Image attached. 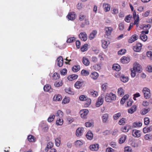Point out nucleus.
I'll list each match as a JSON object with an SVG mask.
<instances>
[{"label":"nucleus","instance_id":"f257e3e1","mask_svg":"<svg viewBox=\"0 0 152 152\" xmlns=\"http://www.w3.org/2000/svg\"><path fill=\"white\" fill-rule=\"evenodd\" d=\"M141 70L142 69L140 65L137 63H134L133 65V69L131 70V76L133 77H135L136 75V72H140Z\"/></svg>","mask_w":152,"mask_h":152},{"label":"nucleus","instance_id":"f03ea898","mask_svg":"<svg viewBox=\"0 0 152 152\" xmlns=\"http://www.w3.org/2000/svg\"><path fill=\"white\" fill-rule=\"evenodd\" d=\"M116 98V95L112 93H107L105 96V100L107 102H111L115 101Z\"/></svg>","mask_w":152,"mask_h":152},{"label":"nucleus","instance_id":"7ed1b4c3","mask_svg":"<svg viewBox=\"0 0 152 152\" xmlns=\"http://www.w3.org/2000/svg\"><path fill=\"white\" fill-rule=\"evenodd\" d=\"M148 30L142 31L140 36L141 39L143 41H146L147 39V37L145 34H148Z\"/></svg>","mask_w":152,"mask_h":152},{"label":"nucleus","instance_id":"20e7f679","mask_svg":"<svg viewBox=\"0 0 152 152\" xmlns=\"http://www.w3.org/2000/svg\"><path fill=\"white\" fill-rule=\"evenodd\" d=\"M142 92L143 93L144 97L146 99L149 98L151 96V93L150 89L148 88L145 87L143 88Z\"/></svg>","mask_w":152,"mask_h":152},{"label":"nucleus","instance_id":"39448f33","mask_svg":"<svg viewBox=\"0 0 152 152\" xmlns=\"http://www.w3.org/2000/svg\"><path fill=\"white\" fill-rule=\"evenodd\" d=\"M133 11V15L134 19V25H136L137 26L139 24L140 21L139 15L138 14H136V12L135 10H134Z\"/></svg>","mask_w":152,"mask_h":152},{"label":"nucleus","instance_id":"423d86ee","mask_svg":"<svg viewBox=\"0 0 152 152\" xmlns=\"http://www.w3.org/2000/svg\"><path fill=\"white\" fill-rule=\"evenodd\" d=\"M84 129L83 127H79L76 131V135L77 137H79L83 134L84 132Z\"/></svg>","mask_w":152,"mask_h":152},{"label":"nucleus","instance_id":"0eeeda50","mask_svg":"<svg viewBox=\"0 0 152 152\" xmlns=\"http://www.w3.org/2000/svg\"><path fill=\"white\" fill-rule=\"evenodd\" d=\"M104 102V99L102 96L99 97L96 103V106L97 107H99L102 105Z\"/></svg>","mask_w":152,"mask_h":152},{"label":"nucleus","instance_id":"6e6552de","mask_svg":"<svg viewBox=\"0 0 152 152\" xmlns=\"http://www.w3.org/2000/svg\"><path fill=\"white\" fill-rule=\"evenodd\" d=\"M88 112V111L87 109H83L81 110L80 113L81 118H86Z\"/></svg>","mask_w":152,"mask_h":152},{"label":"nucleus","instance_id":"1a4fd4ad","mask_svg":"<svg viewBox=\"0 0 152 152\" xmlns=\"http://www.w3.org/2000/svg\"><path fill=\"white\" fill-rule=\"evenodd\" d=\"M142 46L141 43H138L133 47V49L135 52H139L141 50Z\"/></svg>","mask_w":152,"mask_h":152},{"label":"nucleus","instance_id":"9d476101","mask_svg":"<svg viewBox=\"0 0 152 152\" xmlns=\"http://www.w3.org/2000/svg\"><path fill=\"white\" fill-rule=\"evenodd\" d=\"M80 38L82 41H85L87 39V36L85 32H81L79 34Z\"/></svg>","mask_w":152,"mask_h":152},{"label":"nucleus","instance_id":"9b49d317","mask_svg":"<svg viewBox=\"0 0 152 152\" xmlns=\"http://www.w3.org/2000/svg\"><path fill=\"white\" fill-rule=\"evenodd\" d=\"M56 64L60 67H61L63 66V59L62 56H60L57 58Z\"/></svg>","mask_w":152,"mask_h":152},{"label":"nucleus","instance_id":"f8f14e48","mask_svg":"<svg viewBox=\"0 0 152 152\" xmlns=\"http://www.w3.org/2000/svg\"><path fill=\"white\" fill-rule=\"evenodd\" d=\"M132 135L135 137H139L141 136V132L137 129H134L132 132Z\"/></svg>","mask_w":152,"mask_h":152},{"label":"nucleus","instance_id":"ddd939ff","mask_svg":"<svg viewBox=\"0 0 152 152\" xmlns=\"http://www.w3.org/2000/svg\"><path fill=\"white\" fill-rule=\"evenodd\" d=\"M84 84V82L83 81H77L74 84L75 87L77 89H80Z\"/></svg>","mask_w":152,"mask_h":152},{"label":"nucleus","instance_id":"4468645a","mask_svg":"<svg viewBox=\"0 0 152 152\" xmlns=\"http://www.w3.org/2000/svg\"><path fill=\"white\" fill-rule=\"evenodd\" d=\"M131 129V126L129 125H126L122 127L121 130L124 132H128Z\"/></svg>","mask_w":152,"mask_h":152},{"label":"nucleus","instance_id":"2eb2a0df","mask_svg":"<svg viewBox=\"0 0 152 152\" xmlns=\"http://www.w3.org/2000/svg\"><path fill=\"white\" fill-rule=\"evenodd\" d=\"M69 20H73L75 18V12H71L69 13L67 16Z\"/></svg>","mask_w":152,"mask_h":152},{"label":"nucleus","instance_id":"dca6fc26","mask_svg":"<svg viewBox=\"0 0 152 152\" xmlns=\"http://www.w3.org/2000/svg\"><path fill=\"white\" fill-rule=\"evenodd\" d=\"M113 28L110 27H107L105 28V34L107 36H110L112 32Z\"/></svg>","mask_w":152,"mask_h":152},{"label":"nucleus","instance_id":"f3484780","mask_svg":"<svg viewBox=\"0 0 152 152\" xmlns=\"http://www.w3.org/2000/svg\"><path fill=\"white\" fill-rule=\"evenodd\" d=\"M99 148V145L97 144H93L90 146V149L93 151H97Z\"/></svg>","mask_w":152,"mask_h":152},{"label":"nucleus","instance_id":"a211bd4d","mask_svg":"<svg viewBox=\"0 0 152 152\" xmlns=\"http://www.w3.org/2000/svg\"><path fill=\"white\" fill-rule=\"evenodd\" d=\"M102 46L104 49L106 48L110 44V42L108 40H103L102 41Z\"/></svg>","mask_w":152,"mask_h":152},{"label":"nucleus","instance_id":"6ab92c4d","mask_svg":"<svg viewBox=\"0 0 152 152\" xmlns=\"http://www.w3.org/2000/svg\"><path fill=\"white\" fill-rule=\"evenodd\" d=\"M109 115L107 113L103 114L102 116V120L103 123H106L108 121Z\"/></svg>","mask_w":152,"mask_h":152},{"label":"nucleus","instance_id":"aec40b11","mask_svg":"<svg viewBox=\"0 0 152 152\" xmlns=\"http://www.w3.org/2000/svg\"><path fill=\"white\" fill-rule=\"evenodd\" d=\"M121 60L122 63L126 64L130 61V59L129 57L124 56L121 58Z\"/></svg>","mask_w":152,"mask_h":152},{"label":"nucleus","instance_id":"412c9836","mask_svg":"<svg viewBox=\"0 0 152 152\" xmlns=\"http://www.w3.org/2000/svg\"><path fill=\"white\" fill-rule=\"evenodd\" d=\"M103 7L105 12H107L110 10L111 7L109 4L104 3L103 4Z\"/></svg>","mask_w":152,"mask_h":152},{"label":"nucleus","instance_id":"4be33fe9","mask_svg":"<svg viewBox=\"0 0 152 152\" xmlns=\"http://www.w3.org/2000/svg\"><path fill=\"white\" fill-rule=\"evenodd\" d=\"M137 36L136 34L133 35L130 39H129L128 42L129 43H132L137 39Z\"/></svg>","mask_w":152,"mask_h":152},{"label":"nucleus","instance_id":"5701e85b","mask_svg":"<svg viewBox=\"0 0 152 152\" xmlns=\"http://www.w3.org/2000/svg\"><path fill=\"white\" fill-rule=\"evenodd\" d=\"M44 90L45 91L49 92L52 91V89H51L50 86L49 85H46L44 87Z\"/></svg>","mask_w":152,"mask_h":152},{"label":"nucleus","instance_id":"b1692460","mask_svg":"<svg viewBox=\"0 0 152 152\" xmlns=\"http://www.w3.org/2000/svg\"><path fill=\"white\" fill-rule=\"evenodd\" d=\"M62 99L61 96L59 94L55 95L53 98L54 101H60Z\"/></svg>","mask_w":152,"mask_h":152},{"label":"nucleus","instance_id":"393cba45","mask_svg":"<svg viewBox=\"0 0 152 152\" xmlns=\"http://www.w3.org/2000/svg\"><path fill=\"white\" fill-rule=\"evenodd\" d=\"M78 77V76L76 74H72L69 75L68 77V79L70 81H72L77 79Z\"/></svg>","mask_w":152,"mask_h":152},{"label":"nucleus","instance_id":"a878e982","mask_svg":"<svg viewBox=\"0 0 152 152\" xmlns=\"http://www.w3.org/2000/svg\"><path fill=\"white\" fill-rule=\"evenodd\" d=\"M66 92L69 94L73 95L75 94V92L72 88L68 87L65 88V89Z\"/></svg>","mask_w":152,"mask_h":152},{"label":"nucleus","instance_id":"bb28decb","mask_svg":"<svg viewBox=\"0 0 152 152\" xmlns=\"http://www.w3.org/2000/svg\"><path fill=\"white\" fill-rule=\"evenodd\" d=\"M137 109V106L135 105H133L130 109L128 110V112L130 114L133 113Z\"/></svg>","mask_w":152,"mask_h":152},{"label":"nucleus","instance_id":"cd10ccee","mask_svg":"<svg viewBox=\"0 0 152 152\" xmlns=\"http://www.w3.org/2000/svg\"><path fill=\"white\" fill-rule=\"evenodd\" d=\"M83 63L86 66H88L90 64V61L88 58L83 57Z\"/></svg>","mask_w":152,"mask_h":152},{"label":"nucleus","instance_id":"c85d7f7f","mask_svg":"<svg viewBox=\"0 0 152 152\" xmlns=\"http://www.w3.org/2000/svg\"><path fill=\"white\" fill-rule=\"evenodd\" d=\"M89 95L94 97H96L98 96V92L94 91H88Z\"/></svg>","mask_w":152,"mask_h":152},{"label":"nucleus","instance_id":"c756f323","mask_svg":"<svg viewBox=\"0 0 152 152\" xmlns=\"http://www.w3.org/2000/svg\"><path fill=\"white\" fill-rule=\"evenodd\" d=\"M124 90L122 87H120L118 88V95L121 96H122L124 94Z\"/></svg>","mask_w":152,"mask_h":152},{"label":"nucleus","instance_id":"7c9ffc66","mask_svg":"<svg viewBox=\"0 0 152 152\" xmlns=\"http://www.w3.org/2000/svg\"><path fill=\"white\" fill-rule=\"evenodd\" d=\"M86 136L88 139L91 140L93 138V134L91 131H88L86 135Z\"/></svg>","mask_w":152,"mask_h":152},{"label":"nucleus","instance_id":"2f4dec72","mask_svg":"<svg viewBox=\"0 0 152 152\" xmlns=\"http://www.w3.org/2000/svg\"><path fill=\"white\" fill-rule=\"evenodd\" d=\"M126 136L125 135H122L119 140V143L120 144L123 143L125 141Z\"/></svg>","mask_w":152,"mask_h":152},{"label":"nucleus","instance_id":"473e14b6","mask_svg":"<svg viewBox=\"0 0 152 152\" xmlns=\"http://www.w3.org/2000/svg\"><path fill=\"white\" fill-rule=\"evenodd\" d=\"M90 76L92 78L96 80L98 78L99 75L96 72H94L91 73Z\"/></svg>","mask_w":152,"mask_h":152},{"label":"nucleus","instance_id":"72a5a7b5","mask_svg":"<svg viewBox=\"0 0 152 152\" xmlns=\"http://www.w3.org/2000/svg\"><path fill=\"white\" fill-rule=\"evenodd\" d=\"M63 85L62 81L61 80L56 81L54 84V86L56 87H59Z\"/></svg>","mask_w":152,"mask_h":152},{"label":"nucleus","instance_id":"f704fd0d","mask_svg":"<svg viewBox=\"0 0 152 152\" xmlns=\"http://www.w3.org/2000/svg\"><path fill=\"white\" fill-rule=\"evenodd\" d=\"M80 66L78 65H76L74 66L72 68V71L74 72H77L79 71L80 69Z\"/></svg>","mask_w":152,"mask_h":152},{"label":"nucleus","instance_id":"c9c22d12","mask_svg":"<svg viewBox=\"0 0 152 152\" xmlns=\"http://www.w3.org/2000/svg\"><path fill=\"white\" fill-rule=\"evenodd\" d=\"M121 81L124 83L127 82L129 80L128 77L127 76L122 75L120 78Z\"/></svg>","mask_w":152,"mask_h":152},{"label":"nucleus","instance_id":"e433bc0d","mask_svg":"<svg viewBox=\"0 0 152 152\" xmlns=\"http://www.w3.org/2000/svg\"><path fill=\"white\" fill-rule=\"evenodd\" d=\"M113 70L118 71L120 70V66L118 64H114L113 66Z\"/></svg>","mask_w":152,"mask_h":152},{"label":"nucleus","instance_id":"4c0bfd02","mask_svg":"<svg viewBox=\"0 0 152 152\" xmlns=\"http://www.w3.org/2000/svg\"><path fill=\"white\" fill-rule=\"evenodd\" d=\"M97 34V31H94L92 32L90 34L89 36V38L90 40H91L94 39L96 34Z\"/></svg>","mask_w":152,"mask_h":152},{"label":"nucleus","instance_id":"58836bf2","mask_svg":"<svg viewBox=\"0 0 152 152\" xmlns=\"http://www.w3.org/2000/svg\"><path fill=\"white\" fill-rule=\"evenodd\" d=\"M126 118H122L119 121L118 124L120 125H124L126 123Z\"/></svg>","mask_w":152,"mask_h":152},{"label":"nucleus","instance_id":"ea45409f","mask_svg":"<svg viewBox=\"0 0 152 152\" xmlns=\"http://www.w3.org/2000/svg\"><path fill=\"white\" fill-rule=\"evenodd\" d=\"M149 111V110L148 108L146 109L144 108L142 109L140 111V113L142 115H145L147 114Z\"/></svg>","mask_w":152,"mask_h":152},{"label":"nucleus","instance_id":"a19ab883","mask_svg":"<svg viewBox=\"0 0 152 152\" xmlns=\"http://www.w3.org/2000/svg\"><path fill=\"white\" fill-rule=\"evenodd\" d=\"M133 126L135 127H141L142 126V123L140 122H135L133 124Z\"/></svg>","mask_w":152,"mask_h":152},{"label":"nucleus","instance_id":"79ce46f5","mask_svg":"<svg viewBox=\"0 0 152 152\" xmlns=\"http://www.w3.org/2000/svg\"><path fill=\"white\" fill-rule=\"evenodd\" d=\"M56 116H58L59 118H61L63 116V113L60 110H58L56 114Z\"/></svg>","mask_w":152,"mask_h":152},{"label":"nucleus","instance_id":"37998d69","mask_svg":"<svg viewBox=\"0 0 152 152\" xmlns=\"http://www.w3.org/2000/svg\"><path fill=\"white\" fill-rule=\"evenodd\" d=\"M55 145L57 147L60 146L61 143L60 139V138H57L55 139Z\"/></svg>","mask_w":152,"mask_h":152},{"label":"nucleus","instance_id":"c03bdc74","mask_svg":"<svg viewBox=\"0 0 152 152\" xmlns=\"http://www.w3.org/2000/svg\"><path fill=\"white\" fill-rule=\"evenodd\" d=\"M121 114L120 113L114 114L113 116V119L115 120H117L121 116Z\"/></svg>","mask_w":152,"mask_h":152},{"label":"nucleus","instance_id":"a18cd8bd","mask_svg":"<svg viewBox=\"0 0 152 152\" xmlns=\"http://www.w3.org/2000/svg\"><path fill=\"white\" fill-rule=\"evenodd\" d=\"M70 101V99L69 97L65 96L62 101V103L64 104H66L68 103Z\"/></svg>","mask_w":152,"mask_h":152},{"label":"nucleus","instance_id":"49530a36","mask_svg":"<svg viewBox=\"0 0 152 152\" xmlns=\"http://www.w3.org/2000/svg\"><path fill=\"white\" fill-rule=\"evenodd\" d=\"M60 77L59 75L57 73H54L52 77V79L54 80L58 79Z\"/></svg>","mask_w":152,"mask_h":152},{"label":"nucleus","instance_id":"de8ad7c7","mask_svg":"<svg viewBox=\"0 0 152 152\" xmlns=\"http://www.w3.org/2000/svg\"><path fill=\"white\" fill-rule=\"evenodd\" d=\"M88 44H86L82 46L81 48V51L83 52L87 51L88 49Z\"/></svg>","mask_w":152,"mask_h":152},{"label":"nucleus","instance_id":"09e8293b","mask_svg":"<svg viewBox=\"0 0 152 152\" xmlns=\"http://www.w3.org/2000/svg\"><path fill=\"white\" fill-rule=\"evenodd\" d=\"M145 139L146 140H148L152 139V135L150 134H147L144 136Z\"/></svg>","mask_w":152,"mask_h":152},{"label":"nucleus","instance_id":"8fccbe9b","mask_svg":"<svg viewBox=\"0 0 152 152\" xmlns=\"http://www.w3.org/2000/svg\"><path fill=\"white\" fill-rule=\"evenodd\" d=\"M63 120L61 118H58L56 121V124L58 125H61L63 124Z\"/></svg>","mask_w":152,"mask_h":152},{"label":"nucleus","instance_id":"3c124183","mask_svg":"<svg viewBox=\"0 0 152 152\" xmlns=\"http://www.w3.org/2000/svg\"><path fill=\"white\" fill-rule=\"evenodd\" d=\"M55 115H50L48 118V121L49 122L53 121L54 120Z\"/></svg>","mask_w":152,"mask_h":152},{"label":"nucleus","instance_id":"603ef678","mask_svg":"<svg viewBox=\"0 0 152 152\" xmlns=\"http://www.w3.org/2000/svg\"><path fill=\"white\" fill-rule=\"evenodd\" d=\"M35 139L34 137L31 135H29L28 137V140L30 142H34Z\"/></svg>","mask_w":152,"mask_h":152},{"label":"nucleus","instance_id":"864d4df0","mask_svg":"<svg viewBox=\"0 0 152 152\" xmlns=\"http://www.w3.org/2000/svg\"><path fill=\"white\" fill-rule=\"evenodd\" d=\"M81 74L84 76H87L89 74V72L88 71L83 69L81 71Z\"/></svg>","mask_w":152,"mask_h":152},{"label":"nucleus","instance_id":"5fc2aeb1","mask_svg":"<svg viewBox=\"0 0 152 152\" xmlns=\"http://www.w3.org/2000/svg\"><path fill=\"white\" fill-rule=\"evenodd\" d=\"M83 144V142L82 141L80 140H77L75 142V145L77 147Z\"/></svg>","mask_w":152,"mask_h":152},{"label":"nucleus","instance_id":"6e6d98bb","mask_svg":"<svg viewBox=\"0 0 152 152\" xmlns=\"http://www.w3.org/2000/svg\"><path fill=\"white\" fill-rule=\"evenodd\" d=\"M125 152H132L131 148L129 146L126 147L124 148Z\"/></svg>","mask_w":152,"mask_h":152},{"label":"nucleus","instance_id":"4d7b16f0","mask_svg":"<svg viewBox=\"0 0 152 152\" xmlns=\"http://www.w3.org/2000/svg\"><path fill=\"white\" fill-rule=\"evenodd\" d=\"M87 97L86 96L84 95H81L80 96L79 99L81 101H84L87 100Z\"/></svg>","mask_w":152,"mask_h":152},{"label":"nucleus","instance_id":"13d9d810","mask_svg":"<svg viewBox=\"0 0 152 152\" xmlns=\"http://www.w3.org/2000/svg\"><path fill=\"white\" fill-rule=\"evenodd\" d=\"M76 38L75 37H72L69 38L67 40V43H70L73 42L75 40Z\"/></svg>","mask_w":152,"mask_h":152},{"label":"nucleus","instance_id":"bf43d9fd","mask_svg":"<svg viewBox=\"0 0 152 152\" xmlns=\"http://www.w3.org/2000/svg\"><path fill=\"white\" fill-rule=\"evenodd\" d=\"M131 16L130 15H129L126 16L125 19L124 20L126 22L129 23L130 22V19L131 18Z\"/></svg>","mask_w":152,"mask_h":152},{"label":"nucleus","instance_id":"052dcab7","mask_svg":"<svg viewBox=\"0 0 152 152\" xmlns=\"http://www.w3.org/2000/svg\"><path fill=\"white\" fill-rule=\"evenodd\" d=\"M131 145L134 147H137L138 146V143L135 141H132L131 143Z\"/></svg>","mask_w":152,"mask_h":152},{"label":"nucleus","instance_id":"680f3d73","mask_svg":"<svg viewBox=\"0 0 152 152\" xmlns=\"http://www.w3.org/2000/svg\"><path fill=\"white\" fill-rule=\"evenodd\" d=\"M87 103L85 104V106L87 107L88 106L91 104V99L88 98L87 97Z\"/></svg>","mask_w":152,"mask_h":152},{"label":"nucleus","instance_id":"e2e57ef3","mask_svg":"<svg viewBox=\"0 0 152 152\" xmlns=\"http://www.w3.org/2000/svg\"><path fill=\"white\" fill-rule=\"evenodd\" d=\"M110 145L113 148H117V145L116 143L115 142H112L110 143Z\"/></svg>","mask_w":152,"mask_h":152},{"label":"nucleus","instance_id":"0e129e2a","mask_svg":"<svg viewBox=\"0 0 152 152\" xmlns=\"http://www.w3.org/2000/svg\"><path fill=\"white\" fill-rule=\"evenodd\" d=\"M147 56L151 60H152V52L151 51H148L146 53Z\"/></svg>","mask_w":152,"mask_h":152},{"label":"nucleus","instance_id":"69168bd1","mask_svg":"<svg viewBox=\"0 0 152 152\" xmlns=\"http://www.w3.org/2000/svg\"><path fill=\"white\" fill-rule=\"evenodd\" d=\"M67 120L68 121L69 123L70 124L73 122L74 121V119L73 118L69 116L67 118Z\"/></svg>","mask_w":152,"mask_h":152},{"label":"nucleus","instance_id":"338daca9","mask_svg":"<svg viewBox=\"0 0 152 152\" xmlns=\"http://www.w3.org/2000/svg\"><path fill=\"white\" fill-rule=\"evenodd\" d=\"M150 122L149 119L148 118L145 117L144 118V124L146 125L148 124Z\"/></svg>","mask_w":152,"mask_h":152},{"label":"nucleus","instance_id":"774afa93","mask_svg":"<svg viewBox=\"0 0 152 152\" xmlns=\"http://www.w3.org/2000/svg\"><path fill=\"white\" fill-rule=\"evenodd\" d=\"M126 50L125 49H121L118 51V55H122L125 53Z\"/></svg>","mask_w":152,"mask_h":152}]
</instances>
